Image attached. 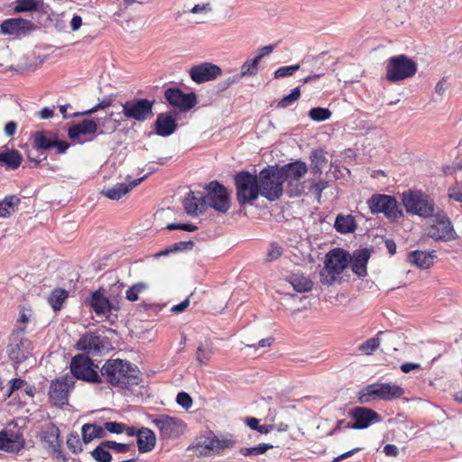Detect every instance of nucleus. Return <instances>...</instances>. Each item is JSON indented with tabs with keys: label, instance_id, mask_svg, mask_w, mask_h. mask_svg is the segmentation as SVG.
Here are the masks:
<instances>
[{
	"label": "nucleus",
	"instance_id": "obj_1",
	"mask_svg": "<svg viewBox=\"0 0 462 462\" xmlns=\"http://www.w3.org/2000/svg\"><path fill=\"white\" fill-rule=\"evenodd\" d=\"M102 383L114 387L127 389L140 383L139 370L136 365L123 359H108L100 369Z\"/></svg>",
	"mask_w": 462,
	"mask_h": 462
},
{
	"label": "nucleus",
	"instance_id": "obj_2",
	"mask_svg": "<svg viewBox=\"0 0 462 462\" xmlns=\"http://www.w3.org/2000/svg\"><path fill=\"white\" fill-rule=\"evenodd\" d=\"M352 262L351 254L342 248H335L326 254L325 266L320 271L323 284L334 283Z\"/></svg>",
	"mask_w": 462,
	"mask_h": 462
},
{
	"label": "nucleus",
	"instance_id": "obj_3",
	"mask_svg": "<svg viewBox=\"0 0 462 462\" xmlns=\"http://www.w3.org/2000/svg\"><path fill=\"white\" fill-rule=\"evenodd\" d=\"M403 393L404 390L397 384L374 383L359 391L358 402L361 404L370 403L376 400L388 402L401 398Z\"/></svg>",
	"mask_w": 462,
	"mask_h": 462
},
{
	"label": "nucleus",
	"instance_id": "obj_4",
	"mask_svg": "<svg viewBox=\"0 0 462 462\" xmlns=\"http://www.w3.org/2000/svg\"><path fill=\"white\" fill-rule=\"evenodd\" d=\"M258 178L260 194L269 201L279 199L283 193V182L277 167L263 169Z\"/></svg>",
	"mask_w": 462,
	"mask_h": 462
},
{
	"label": "nucleus",
	"instance_id": "obj_5",
	"mask_svg": "<svg viewBox=\"0 0 462 462\" xmlns=\"http://www.w3.org/2000/svg\"><path fill=\"white\" fill-rule=\"evenodd\" d=\"M282 182H287L291 189L288 190L290 197L300 196L304 192V188L300 180L308 171L307 164L300 161L284 164L282 167L276 166Z\"/></svg>",
	"mask_w": 462,
	"mask_h": 462
},
{
	"label": "nucleus",
	"instance_id": "obj_6",
	"mask_svg": "<svg viewBox=\"0 0 462 462\" xmlns=\"http://www.w3.org/2000/svg\"><path fill=\"white\" fill-rule=\"evenodd\" d=\"M236 199L239 205L252 203L260 195L258 178L249 171H240L235 176Z\"/></svg>",
	"mask_w": 462,
	"mask_h": 462
},
{
	"label": "nucleus",
	"instance_id": "obj_7",
	"mask_svg": "<svg viewBox=\"0 0 462 462\" xmlns=\"http://www.w3.org/2000/svg\"><path fill=\"white\" fill-rule=\"evenodd\" d=\"M207 194L202 196V208H212L219 213H226L230 208L229 194L226 188L217 180L205 186Z\"/></svg>",
	"mask_w": 462,
	"mask_h": 462
},
{
	"label": "nucleus",
	"instance_id": "obj_8",
	"mask_svg": "<svg viewBox=\"0 0 462 462\" xmlns=\"http://www.w3.org/2000/svg\"><path fill=\"white\" fill-rule=\"evenodd\" d=\"M73 378L83 380L91 383H101L102 376L98 373V366L93 360L83 354L72 357L69 365Z\"/></svg>",
	"mask_w": 462,
	"mask_h": 462
},
{
	"label": "nucleus",
	"instance_id": "obj_9",
	"mask_svg": "<svg viewBox=\"0 0 462 462\" xmlns=\"http://www.w3.org/2000/svg\"><path fill=\"white\" fill-rule=\"evenodd\" d=\"M416 71V62L403 54L391 57L386 64V79L391 82L411 78Z\"/></svg>",
	"mask_w": 462,
	"mask_h": 462
},
{
	"label": "nucleus",
	"instance_id": "obj_10",
	"mask_svg": "<svg viewBox=\"0 0 462 462\" xmlns=\"http://www.w3.org/2000/svg\"><path fill=\"white\" fill-rule=\"evenodd\" d=\"M152 424L159 430L162 439H177L183 434L185 423L177 417L167 414H153L149 416Z\"/></svg>",
	"mask_w": 462,
	"mask_h": 462
},
{
	"label": "nucleus",
	"instance_id": "obj_11",
	"mask_svg": "<svg viewBox=\"0 0 462 462\" xmlns=\"http://www.w3.org/2000/svg\"><path fill=\"white\" fill-rule=\"evenodd\" d=\"M402 204L408 213L422 217H432L435 214L433 202L428 196L419 191L403 192Z\"/></svg>",
	"mask_w": 462,
	"mask_h": 462
},
{
	"label": "nucleus",
	"instance_id": "obj_12",
	"mask_svg": "<svg viewBox=\"0 0 462 462\" xmlns=\"http://www.w3.org/2000/svg\"><path fill=\"white\" fill-rule=\"evenodd\" d=\"M367 205L372 213H383V215L392 220L400 218L402 212L399 209L397 200L389 195L375 194L368 200Z\"/></svg>",
	"mask_w": 462,
	"mask_h": 462
},
{
	"label": "nucleus",
	"instance_id": "obj_13",
	"mask_svg": "<svg viewBox=\"0 0 462 462\" xmlns=\"http://www.w3.org/2000/svg\"><path fill=\"white\" fill-rule=\"evenodd\" d=\"M154 103V100L146 98H134L122 105V113L128 119L144 122L152 116Z\"/></svg>",
	"mask_w": 462,
	"mask_h": 462
},
{
	"label": "nucleus",
	"instance_id": "obj_14",
	"mask_svg": "<svg viewBox=\"0 0 462 462\" xmlns=\"http://www.w3.org/2000/svg\"><path fill=\"white\" fill-rule=\"evenodd\" d=\"M24 331V327L22 328L17 325L8 346V356L16 364L22 363L31 355V342L23 337Z\"/></svg>",
	"mask_w": 462,
	"mask_h": 462
},
{
	"label": "nucleus",
	"instance_id": "obj_15",
	"mask_svg": "<svg viewBox=\"0 0 462 462\" xmlns=\"http://www.w3.org/2000/svg\"><path fill=\"white\" fill-rule=\"evenodd\" d=\"M433 224L429 230V236L437 241H451L457 236L453 225L443 211L435 213Z\"/></svg>",
	"mask_w": 462,
	"mask_h": 462
},
{
	"label": "nucleus",
	"instance_id": "obj_16",
	"mask_svg": "<svg viewBox=\"0 0 462 462\" xmlns=\"http://www.w3.org/2000/svg\"><path fill=\"white\" fill-rule=\"evenodd\" d=\"M73 377L64 375L52 381L49 389L50 401L56 406H63L68 403L69 393L74 387Z\"/></svg>",
	"mask_w": 462,
	"mask_h": 462
},
{
	"label": "nucleus",
	"instance_id": "obj_17",
	"mask_svg": "<svg viewBox=\"0 0 462 462\" xmlns=\"http://www.w3.org/2000/svg\"><path fill=\"white\" fill-rule=\"evenodd\" d=\"M189 74L195 83L202 84L221 76L222 69L219 66L211 62H202L192 66L189 70Z\"/></svg>",
	"mask_w": 462,
	"mask_h": 462
},
{
	"label": "nucleus",
	"instance_id": "obj_18",
	"mask_svg": "<svg viewBox=\"0 0 462 462\" xmlns=\"http://www.w3.org/2000/svg\"><path fill=\"white\" fill-rule=\"evenodd\" d=\"M164 97L172 106L178 107L182 111H188L197 104L195 93L190 92L186 94L177 88L166 89Z\"/></svg>",
	"mask_w": 462,
	"mask_h": 462
},
{
	"label": "nucleus",
	"instance_id": "obj_19",
	"mask_svg": "<svg viewBox=\"0 0 462 462\" xmlns=\"http://www.w3.org/2000/svg\"><path fill=\"white\" fill-rule=\"evenodd\" d=\"M105 341L95 332H86L76 344V349L88 355L97 356L105 349Z\"/></svg>",
	"mask_w": 462,
	"mask_h": 462
},
{
	"label": "nucleus",
	"instance_id": "obj_20",
	"mask_svg": "<svg viewBox=\"0 0 462 462\" xmlns=\"http://www.w3.org/2000/svg\"><path fill=\"white\" fill-rule=\"evenodd\" d=\"M228 444V440L207 437L199 439L196 444L189 447V449H193L199 456H208L219 453L227 448Z\"/></svg>",
	"mask_w": 462,
	"mask_h": 462
},
{
	"label": "nucleus",
	"instance_id": "obj_21",
	"mask_svg": "<svg viewBox=\"0 0 462 462\" xmlns=\"http://www.w3.org/2000/svg\"><path fill=\"white\" fill-rule=\"evenodd\" d=\"M353 418L352 427L355 430H364L371 424L380 421V415L372 409L365 407H356L349 411Z\"/></svg>",
	"mask_w": 462,
	"mask_h": 462
},
{
	"label": "nucleus",
	"instance_id": "obj_22",
	"mask_svg": "<svg viewBox=\"0 0 462 462\" xmlns=\"http://www.w3.org/2000/svg\"><path fill=\"white\" fill-rule=\"evenodd\" d=\"M36 28L30 20L23 18H10L2 23V31L5 35L19 37L33 31Z\"/></svg>",
	"mask_w": 462,
	"mask_h": 462
},
{
	"label": "nucleus",
	"instance_id": "obj_23",
	"mask_svg": "<svg viewBox=\"0 0 462 462\" xmlns=\"http://www.w3.org/2000/svg\"><path fill=\"white\" fill-rule=\"evenodd\" d=\"M60 433L59 428L53 423H50L42 430L41 440L47 445L51 452L57 455L58 458L65 459L61 452Z\"/></svg>",
	"mask_w": 462,
	"mask_h": 462
},
{
	"label": "nucleus",
	"instance_id": "obj_24",
	"mask_svg": "<svg viewBox=\"0 0 462 462\" xmlns=\"http://www.w3.org/2000/svg\"><path fill=\"white\" fill-rule=\"evenodd\" d=\"M25 440L21 433L13 430L0 432V450L17 453L24 448Z\"/></svg>",
	"mask_w": 462,
	"mask_h": 462
},
{
	"label": "nucleus",
	"instance_id": "obj_25",
	"mask_svg": "<svg viewBox=\"0 0 462 462\" xmlns=\"http://www.w3.org/2000/svg\"><path fill=\"white\" fill-rule=\"evenodd\" d=\"M146 178L147 175H144L128 183H116L113 187L103 189L101 191V194H103L109 199L118 200L125 194H127L130 190H132L134 187L141 184Z\"/></svg>",
	"mask_w": 462,
	"mask_h": 462
},
{
	"label": "nucleus",
	"instance_id": "obj_26",
	"mask_svg": "<svg viewBox=\"0 0 462 462\" xmlns=\"http://www.w3.org/2000/svg\"><path fill=\"white\" fill-rule=\"evenodd\" d=\"M155 133L160 136H169L177 129L176 116L171 113H161L154 123Z\"/></svg>",
	"mask_w": 462,
	"mask_h": 462
},
{
	"label": "nucleus",
	"instance_id": "obj_27",
	"mask_svg": "<svg viewBox=\"0 0 462 462\" xmlns=\"http://www.w3.org/2000/svg\"><path fill=\"white\" fill-rule=\"evenodd\" d=\"M98 129L97 124L93 119H84L82 122L70 126L68 129V136L72 141L83 143L79 140L80 135L95 134Z\"/></svg>",
	"mask_w": 462,
	"mask_h": 462
},
{
	"label": "nucleus",
	"instance_id": "obj_28",
	"mask_svg": "<svg viewBox=\"0 0 462 462\" xmlns=\"http://www.w3.org/2000/svg\"><path fill=\"white\" fill-rule=\"evenodd\" d=\"M370 251L366 248L356 250L352 257V272L359 277H365L367 274V263L370 258Z\"/></svg>",
	"mask_w": 462,
	"mask_h": 462
},
{
	"label": "nucleus",
	"instance_id": "obj_29",
	"mask_svg": "<svg viewBox=\"0 0 462 462\" xmlns=\"http://www.w3.org/2000/svg\"><path fill=\"white\" fill-rule=\"evenodd\" d=\"M156 444L155 433L145 427L138 430L137 447L140 453L152 451Z\"/></svg>",
	"mask_w": 462,
	"mask_h": 462
},
{
	"label": "nucleus",
	"instance_id": "obj_30",
	"mask_svg": "<svg viewBox=\"0 0 462 462\" xmlns=\"http://www.w3.org/2000/svg\"><path fill=\"white\" fill-rule=\"evenodd\" d=\"M87 301L97 314L109 313L112 308L109 300L101 291H94Z\"/></svg>",
	"mask_w": 462,
	"mask_h": 462
},
{
	"label": "nucleus",
	"instance_id": "obj_31",
	"mask_svg": "<svg viewBox=\"0 0 462 462\" xmlns=\"http://www.w3.org/2000/svg\"><path fill=\"white\" fill-rule=\"evenodd\" d=\"M434 252L416 250L409 254V261L419 268L428 269L433 264Z\"/></svg>",
	"mask_w": 462,
	"mask_h": 462
},
{
	"label": "nucleus",
	"instance_id": "obj_32",
	"mask_svg": "<svg viewBox=\"0 0 462 462\" xmlns=\"http://www.w3.org/2000/svg\"><path fill=\"white\" fill-rule=\"evenodd\" d=\"M56 134L47 131H37L32 134L33 147L38 151L53 148Z\"/></svg>",
	"mask_w": 462,
	"mask_h": 462
},
{
	"label": "nucleus",
	"instance_id": "obj_33",
	"mask_svg": "<svg viewBox=\"0 0 462 462\" xmlns=\"http://www.w3.org/2000/svg\"><path fill=\"white\" fill-rule=\"evenodd\" d=\"M23 161L22 154L17 150L0 151V163L10 170L19 168Z\"/></svg>",
	"mask_w": 462,
	"mask_h": 462
},
{
	"label": "nucleus",
	"instance_id": "obj_34",
	"mask_svg": "<svg viewBox=\"0 0 462 462\" xmlns=\"http://www.w3.org/2000/svg\"><path fill=\"white\" fill-rule=\"evenodd\" d=\"M184 209L188 215L197 216L207 210L202 208V196L198 198L193 191H190L183 202Z\"/></svg>",
	"mask_w": 462,
	"mask_h": 462
},
{
	"label": "nucleus",
	"instance_id": "obj_35",
	"mask_svg": "<svg viewBox=\"0 0 462 462\" xmlns=\"http://www.w3.org/2000/svg\"><path fill=\"white\" fill-rule=\"evenodd\" d=\"M81 435L83 442L88 444L95 439L104 438L106 433L103 427L97 424L86 423L81 428Z\"/></svg>",
	"mask_w": 462,
	"mask_h": 462
},
{
	"label": "nucleus",
	"instance_id": "obj_36",
	"mask_svg": "<svg viewBox=\"0 0 462 462\" xmlns=\"http://www.w3.org/2000/svg\"><path fill=\"white\" fill-rule=\"evenodd\" d=\"M310 172L314 175H320L327 164L326 153L323 150H314L310 156Z\"/></svg>",
	"mask_w": 462,
	"mask_h": 462
},
{
	"label": "nucleus",
	"instance_id": "obj_37",
	"mask_svg": "<svg viewBox=\"0 0 462 462\" xmlns=\"http://www.w3.org/2000/svg\"><path fill=\"white\" fill-rule=\"evenodd\" d=\"M334 227L337 232L346 234L354 232L356 227V224L353 216L338 215L336 217Z\"/></svg>",
	"mask_w": 462,
	"mask_h": 462
},
{
	"label": "nucleus",
	"instance_id": "obj_38",
	"mask_svg": "<svg viewBox=\"0 0 462 462\" xmlns=\"http://www.w3.org/2000/svg\"><path fill=\"white\" fill-rule=\"evenodd\" d=\"M21 202V199L16 195L6 196L0 201V217H9Z\"/></svg>",
	"mask_w": 462,
	"mask_h": 462
},
{
	"label": "nucleus",
	"instance_id": "obj_39",
	"mask_svg": "<svg viewBox=\"0 0 462 462\" xmlns=\"http://www.w3.org/2000/svg\"><path fill=\"white\" fill-rule=\"evenodd\" d=\"M67 298L68 291L64 289L57 288L51 292L48 298V303L55 311H57L61 309L62 304Z\"/></svg>",
	"mask_w": 462,
	"mask_h": 462
},
{
	"label": "nucleus",
	"instance_id": "obj_40",
	"mask_svg": "<svg viewBox=\"0 0 462 462\" xmlns=\"http://www.w3.org/2000/svg\"><path fill=\"white\" fill-rule=\"evenodd\" d=\"M90 455L96 462L112 461V455L104 440L91 451Z\"/></svg>",
	"mask_w": 462,
	"mask_h": 462
},
{
	"label": "nucleus",
	"instance_id": "obj_41",
	"mask_svg": "<svg viewBox=\"0 0 462 462\" xmlns=\"http://www.w3.org/2000/svg\"><path fill=\"white\" fill-rule=\"evenodd\" d=\"M213 345L210 341L201 343L196 352V359L200 365H205L213 355Z\"/></svg>",
	"mask_w": 462,
	"mask_h": 462
},
{
	"label": "nucleus",
	"instance_id": "obj_42",
	"mask_svg": "<svg viewBox=\"0 0 462 462\" xmlns=\"http://www.w3.org/2000/svg\"><path fill=\"white\" fill-rule=\"evenodd\" d=\"M259 71V62L253 59H247L241 66L240 72L237 73L240 79L256 76Z\"/></svg>",
	"mask_w": 462,
	"mask_h": 462
},
{
	"label": "nucleus",
	"instance_id": "obj_43",
	"mask_svg": "<svg viewBox=\"0 0 462 462\" xmlns=\"http://www.w3.org/2000/svg\"><path fill=\"white\" fill-rule=\"evenodd\" d=\"M291 284L298 292H307L311 291L313 287L312 282L305 276L293 275L291 278Z\"/></svg>",
	"mask_w": 462,
	"mask_h": 462
},
{
	"label": "nucleus",
	"instance_id": "obj_44",
	"mask_svg": "<svg viewBox=\"0 0 462 462\" xmlns=\"http://www.w3.org/2000/svg\"><path fill=\"white\" fill-rule=\"evenodd\" d=\"M149 285L144 282H140L133 284L125 292V298L129 301H136L139 299V294L148 290Z\"/></svg>",
	"mask_w": 462,
	"mask_h": 462
},
{
	"label": "nucleus",
	"instance_id": "obj_45",
	"mask_svg": "<svg viewBox=\"0 0 462 462\" xmlns=\"http://www.w3.org/2000/svg\"><path fill=\"white\" fill-rule=\"evenodd\" d=\"M113 103V98L111 97H105L99 102L93 106L92 108L83 111V112H77L73 114V116H88L96 113L97 111L100 109H105L108 106H110Z\"/></svg>",
	"mask_w": 462,
	"mask_h": 462
},
{
	"label": "nucleus",
	"instance_id": "obj_46",
	"mask_svg": "<svg viewBox=\"0 0 462 462\" xmlns=\"http://www.w3.org/2000/svg\"><path fill=\"white\" fill-rule=\"evenodd\" d=\"M332 113L324 107H314L309 111V116L315 122H323L330 118Z\"/></svg>",
	"mask_w": 462,
	"mask_h": 462
},
{
	"label": "nucleus",
	"instance_id": "obj_47",
	"mask_svg": "<svg viewBox=\"0 0 462 462\" xmlns=\"http://www.w3.org/2000/svg\"><path fill=\"white\" fill-rule=\"evenodd\" d=\"M273 448V445L271 444H259L255 447L251 448H240L239 452L243 456H258L261 454L265 453L267 450Z\"/></svg>",
	"mask_w": 462,
	"mask_h": 462
},
{
	"label": "nucleus",
	"instance_id": "obj_48",
	"mask_svg": "<svg viewBox=\"0 0 462 462\" xmlns=\"http://www.w3.org/2000/svg\"><path fill=\"white\" fill-rule=\"evenodd\" d=\"M380 346V339L377 337H371L365 342H363L359 346L358 350L364 353L365 355L373 354Z\"/></svg>",
	"mask_w": 462,
	"mask_h": 462
},
{
	"label": "nucleus",
	"instance_id": "obj_49",
	"mask_svg": "<svg viewBox=\"0 0 462 462\" xmlns=\"http://www.w3.org/2000/svg\"><path fill=\"white\" fill-rule=\"evenodd\" d=\"M38 5L37 0H16L14 10L15 13L30 12L36 10Z\"/></svg>",
	"mask_w": 462,
	"mask_h": 462
},
{
	"label": "nucleus",
	"instance_id": "obj_50",
	"mask_svg": "<svg viewBox=\"0 0 462 462\" xmlns=\"http://www.w3.org/2000/svg\"><path fill=\"white\" fill-rule=\"evenodd\" d=\"M300 97V87H296L291 90V92L284 96L278 103V107L281 108H286L291 104H293L295 101H297Z\"/></svg>",
	"mask_w": 462,
	"mask_h": 462
},
{
	"label": "nucleus",
	"instance_id": "obj_51",
	"mask_svg": "<svg viewBox=\"0 0 462 462\" xmlns=\"http://www.w3.org/2000/svg\"><path fill=\"white\" fill-rule=\"evenodd\" d=\"M246 424L250 429L262 434H267L273 429V425H260V420L256 418H247Z\"/></svg>",
	"mask_w": 462,
	"mask_h": 462
},
{
	"label": "nucleus",
	"instance_id": "obj_52",
	"mask_svg": "<svg viewBox=\"0 0 462 462\" xmlns=\"http://www.w3.org/2000/svg\"><path fill=\"white\" fill-rule=\"evenodd\" d=\"M67 446L68 448L71 450V452L74 454H79L83 450L81 441L79 439V435L76 432L70 433L67 439Z\"/></svg>",
	"mask_w": 462,
	"mask_h": 462
},
{
	"label": "nucleus",
	"instance_id": "obj_53",
	"mask_svg": "<svg viewBox=\"0 0 462 462\" xmlns=\"http://www.w3.org/2000/svg\"><path fill=\"white\" fill-rule=\"evenodd\" d=\"M299 69H300L299 64L280 67L279 69H277L274 71L273 77L275 79L289 77V76L293 75Z\"/></svg>",
	"mask_w": 462,
	"mask_h": 462
},
{
	"label": "nucleus",
	"instance_id": "obj_54",
	"mask_svg": "<svg viewBox=\"0 0 462 462\" xmlns=\"http://www.w3.org/2000/svg\"><path fill=\"white\" fill-rule=\"evenodd\" d=\"M193 245H194V243L192 241L179 242V243H176V244L171 245L169 248H166L165 250L162 251L158 254L159 255H166L170 252H176V251H180V250H184V249H192Z\"/></svg>",
	"mask_w": 462,
	"mask_h": 462
},
{
	"label": "nucleus",
	"instance_id": "obj_55",
	"mask_svg": "<svg viewBox=\"0 0 462 462\" xmlns=\"http://www.w3.org/2000/svg\"><path fill=\"white\" fill-rule=\"evenodd\" d=\"M283 249L277 243H272L270 245V248L266 254V260L268 262H273L278 259L282 254Z\"/></svg>",
	"mask_w": 462,
	"mask_h": 462
},
{
	"label": "nucleus",
	"instance_id": "obj_56",
	"mask_svg": "<svg viewBox=\"0 0 462 462\" xmlns=\"http://www.w3.org/2000/svg\"><path fill=\"white\" fill-rule=\"evenodd\" d=\"M25 384L26 382L21 378L12 379L8 382V387L6 388L4 395L5 397H10L14 391L21 389Z\"/></svg>",
	"mask_w": 462,
	"mask_h": 462
},
{
	"label": "nucleus",
	"instance_id": "obj_57",
	"mask_svg": "<svg viewBox=\"0 0 462 462\" xmlns=\"http://www.w3.org/2000/svg\"><path fill=\"white\" fill-rule=\"evenodd\" d=\"M106 446L109 448V450H113L116 453H125L130 449V445L125 443H118L113 440H104Z\"/></svg>",
	"mask_w": 462,
	"mask_h": 462
},
{
	"label": "nucleus",
	"instance_id": "obj_58",
	"mask_svg": "<svg viewBox=\"0 0 462 462\" xmlns=\"http://www.w3.org/2000/svg\"><path fill=\"white\" fill-rule=\"evenodd\" d=\"M104 430L111 433L121 434L125 430V425L117 421H107L104 423Z\"/></svg>",
	"mask_w": 462,
	"mask_h": 462
},
{
	"label": "nucleus",
	"instance_id": "obj_59",
	"mask_svg": "<svg viewBox=\"0 0 462 462\" xmlns=\"http://www.w3.org/2000/svg\"><path fill=\"white\" fill-rule=\"evenodd\" d=\"M448 196L450 199L462 202V182L450 187L448 190Z\"/></svg>",
	"mask_w": 462,
	"mask_h": 462
},
{
	"label": "nucleus",
	"instance_id": "obj_60",
	"mask_svg": "<svg viewBox=\"0 0 462 462\" xmlns=\"http://www.w3.org/2000/svg\"><path fill=\"white\" fill-rule=\"evenodd\" d=\"M241 80L238 74H235L231 77L225 79L217 84V88L219 91H225L232 85L238 83Z\"/></svg>",
	"mask_w": 462,
	"mask_h": 462
},
{
	"label": "nucleus",
	"instance_id": "obj_61",
	"mask_svg": "<svg viewBox=\"0 0 462 462\" xmlns=\"http://www.w3.org/2000/svg\"><path fill=\"white\" fill-rule=\"evenodd\" d=\"M177 403L182 408L188 410L192 405L191 397L185 392L179 393L176 397Z\"/></svg>",
	"mask_w": 462,
	"mask_h": 462
},
{
	"label": "nucleus",
	"instance_id": "obj_62",
	"mask_svg": "<svg viewBox=\"0 0 462 462\" xmlns=\"http://www.w3.org/2000/svg\"><path fill=\"white\" fill-rule=\"evenodd\" d=\"M311 189L317 193L318 197H321L322 191L326 189V182L321 180H310Z\"/></svg>",
	"mask_w": 462,
	"mask_h": 462
},
{
	"label": "nucleus",
	"instance_id": "obj_63",
	"mask_svg": "<svg viewBox=\"0 0 462 462\" xmlns=\"http://www.w3.org/2000/svg\"><path fill=\"white\" fill-rule=\"evenodd\" d=\"M273 48H274L273 45L270 44V45H266V46H263V47L258 49L257 54L255 55V57L254 59L256 60L260 63V61L263 58H264L265 56H268L269 54H271L273 52Z\"/></svg>",
	"mask_w": 462,
	"mask_h": 462
},
{
	"label": "nucleus",
	"instance_id": "obj_64",
	"mask_svg": "<svg viewBox=\"0 0 462 462\" xmlns=\"http://www.w3.org/2000/svg\"><path fill=\"white\" fill-rule=\"evenodd\" d=\"M17 129V124L14 121H10L5 125V134L7 137H13Z\"/></svg>",
	"mask_w": 462,
	"mask_h": 462
}]
</instances>
